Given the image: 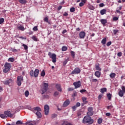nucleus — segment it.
<instances>
[{"label": "nucleus", "instance_id": "obj_36", "mask_svg": "<svg viewBox=\"0 0 125 125\" xmlns=\"http://www.w3.org/2000/svg\"><path fill=\"white\" fill-rule=\"evenodd\" d=\"M70 12H75V11H76V9L75 7H72L70 9Z\"/></svg>", "mask_w": 125, "mask_h": 125}, {"label": "nucleus", "instance_id": "obj_37", "mask_svg": "<svg viewBox=\"0 0 125 125\" xmlns=\"http://www.w3.org/2000/svg\"><path fill=\"white\" fill-rule=\"evenodd\" d=\"M16 125H23V122L21 121H17Z\"/></svg>", "mask_w": 125, "mask_h": 125}, {"label": "nucleus", "instance_id": "obj_55", "mask_svg": "<svg viewBox=\"0 0 125 125\" xmlns=\"http://www.w3.org/2000/svg\"><path fill=\"white\" fill-rule=\"evenodd\" d=\"M75 106L78 107H80V106H81V103H76Z\"/></svg>", "mask_w": 125, "mask_h": 125}, {"label": "nucleus", "instance_id": "obj_17", "mask_svg": "<svg viewBox=\"0 0 125 125\" xmlns=\"http://www.w3.org/2000/svg\"><path fill=\"white\" fill-rule=\"evenodd\" d=\"M100 22L102 24V25H103V26H106V24H107V20L101 19Z\"/></svg>", "mask_w": 125, "mask_h": 125}, {"label": "nucleus", "instance_id": "obj_32", "mask_svg": "<svg viewBox=\"0 0 125 125\" xmlns=\"http://www.w3.org/2000/svg\"><path fill=\"white\" fill-rule=\"evenodd\" d=\"M82 100L84 104H86V103H87V102L86 101V98L85 97L82 98Z\"/></svg>", "mask_w": 125, "mask_h": 125}, {"label": "nucleus", "instance_id": "obj_23", "mask_svg": "<svg viewBox=\"0 0 125 125\" xmlns=\"http://www.w3.org/2000/svg\"><path fill=\"white\" fill-rule=\"evenodd\" d=\"M31 39L34 41V42H39V39H38V38H37V36H33L31 37Z\"/></svg>", "mask_w": 125, "mask_h": 125}, {"label": "nucleus", "instance_id": "obj_5", "mask_svg": "<svg viewBox=\"0 0 125 125\" xmlns=\"http://www.w3.org/2000/svg\"><path fill=\"white\" fill-rule=\"evenodd\" d=\"M47 89H48V83H44L43 84V87L41 89L42 94L45 93V92L47 91Z\"/></svg>", "mask_w": 125, "mask_h": 125}, {"label": "nucleus", "instance_id": "obj_51", "mask_svg": "<svg viewBox=\"0 0 125 125\" xmlns=\"http://www.w3.org/2000/svg\"><path fill=\"white\" fill-rule=\"evenodd\" d=\"M99 6H100V7H103L105 6V4H104V3H101L99 4Z\"/></svg>", "mask_w": 125, "mask_h": 125}, {"label": "nucleus", "instance_id": "obj_14", "mask_svg": "<svg viewBox=\"0 0 125 125\" xmlns=\"http://www.w3.org/2000/svg\"><path fill=\"white\" fill-rule=\"evenodd\" d=\"M56 88H57L58 91H60V92H62V88H61V84H56Z\"/></svg>", "mask_w": 125, "mask_h": 125}, {"label": "nucleus", "instance_id": "obj_57", "mask_svg": "<svg viewBox=\"0 0 125 125\" xmlns=\"http://www.w3.org/2000/svg\"><path fill=\"white\" fill-rule=\"evenodd\" d=\"M77 107L76 105H74L72 107V109H73V111H76V109H77Z\"/></svg>", "mask_w": 125, "mask_h": 125}, {"label": "nucleus", "instance_id": "obj_62", "mask_svg": "<svg viewBox=\"0 0 125 125\" xmlns=\"http://www.w3.org/2000/svg\"><path fill=\"white\" fill-rule=\"evenodd\" d=\"M117 55L119 57H121V56H122V52H120L118 53Z\"/></svg>", "mask_w": 125, "mask_h": 125}, {"label": "nucleus", "instance_id": "obj_41", "mask_svg": "<svg viewBox=\"0 0 125 125\" xmlns=\"http://www.w3.org/2000/svg\"><path fill=\"white\" fill-rule=\"evenodd\" d=\"M71 55L73 58H75V52L71 51Z\"/></svg>", "mask_w": 125, "mask_h": 125}, {"label": "nucleus", "instance_id": "obj_47", "mask_svg": "<svg viewBox=\"0 0 125 125\" xmlns=\"http://www.w3.org/2000/svg\"><path fill=\"white\" fill-rule=\"evenodd\" d=\"M82 114H83V112L82 111H78L77 113L78 117H80L81 115H82Z\"/></svg>", "mask_w": 125, "mask_h": 125}, {"label": "nucleus", "instance_id": "obj_31", "mask_svg": "<svg viewBox=\"0 0 125 125\" xmlns=\"http://www.w3.org/2000/svg\"><path fill=\"white\" fill-rule=\"evenodd\" d=\"M0 117L1 118V119H6V116L5 114H0Z\"/></svg>", "mask_w": 125, "mask_h": 125}, {"label": "nucleus", "instance_id": "obj_28", "mask_svg": "<svg viewBox=\"0 0 125 125\" xmlns=\"http://www.w3.org/2000/svg\"><path fill=\"white\" fill-rule=\"evenodd\" d=\"M100 65L99 64L96 65L95 68L96 70H97L98 71H101V68H100Z\"/></svg>", "mask_w": 125, "mask_h": 125}, {"label": "nucleus", "instance_id": "obj_22", "mask_svg": "<svg viewBox=\"0 0 125 125\" xmlns=\"http://www.w3.org/2000/svg\"><path fill=\"white\" fill-rule=\"evenodd\" d=\"M107 42V38H104L102 41H101V43H102V44L103 45H104V44H106V42Z\"/></svg>", "mask_w": 125, "mask_h": 125}, {"label": "nucleus", "instance_id": "obj_19", "mask_svg": "<svg viewBox=\"0 0 125 125\" xmlns=\"http://www.w3.org/2000/svg\"><path fill=\"white\" fill-rule=\"evenodd\" d=\"M95 76H96L97 78H100V76H101V72L99 71H96L95 72Z\"/></svg>", "mask_w": 125, "mask_h": 125}, {"label": "nucleus", "instance_id": "obj_50", "mask_svg": "<svg viewBox=\"0 0 125 125\" xmlns=\"http://www.w3.org/2000/svg\"><path fill=\"white\" fill-rule=\"evenodd\" d=\"M103 96V95L102 94L99 95L98 96L99 100H101V99L102 98Z\"/></svg>", "mask_w": 125, "mask_h": 125}, {"label": "nucleus", "instance_id": "obj_60", "mask_svg": "<svg viewBox=\"0 0 125 125\" xmlns=\"http://www.w3.org/2000/svg\"><path fill=\"white\" fill-rule=\"evenodd\" d=\"M98 80H97V79H92V82L93 83H96V82H97Z\"/></svg>", "mask_w": 125, "mask_h": 125}, {"label": "nucleus", "instance_id": "obj_13", "mask_svg": "<svg viewBox=\"0 0 125 125\" xmlns=\"http://www.w3.org/2000/svg\"><path fill=\"white\" fill-rule=\"evenodd\" d=\"M93 114H94V112H93V108L91 107H88L87 115L88 116H92L93 115Z\"/></svg>", "mask_w": 125, "mask_h": 125}, {"label": "nucleus", "instance_id": "obj_12", "mask_svg": "<svg viewBox=\"0 0 125 125\" xmlns=\"http://www.w3.org/2000/svg\"><path fill=\"white\" fill-rule=\"evenodd\" d=\"M44 110L45 115L47 116L49 113V106H48L47 104L45 105L44 106Z\"/></svg>", "mask_w": 125, "mask_h": 125}, {"label": "nucleus", "instance_id": "obj_42", "mask_svg": "<svg viewBox=\"0 0 125 125\" xmlns=\"http://www.w3.org/2000/svg\"><path fill=\"white\" fill-rule=\"evenodd\" d=\"M89 8L90 9V10H94L95 8H94V6H93L91 5H90L89 6Z\"/></svg>", "mask_w": 125, "mask_h": 125}, {"label": "nucleus", "instance_id": "obj_11", "mask_svg": "<svg viewBox=\"0 0 125 125\" xmlns=\"http://www.w3.org/2000/svg\"><path fill=\"white\" fill-rule=\"evenodd\" d=\"M73 85H74L75 89L79 88L80 86H82V83H81L80 81H78L73 83Z\"/></svg>", "mask_w": 125, "mask_h": 125}, {"label": "nucleus", "instance_id": "obj_18", "mask_svg": "<svg viewBox=\"0 0 125 125\" xmlns=\"http://www.w3.org/2000/svg\"><path fill=\"white\" fill-rule=\"evenodd\" d=\"M70 104V101L69 100H66L63 104V107H67Z\"/></svg>", "mask_w": 125, "mask_h": 125}, {"label": "nucleus", "instance_id": "obj_49", "mask_svg": "<svg viewBox=\"0 0 125 125\" xmlns=\"http://www.w3.org/2000/svg\"><path fill=\"white\" fill-rule=\"evenodd\" d=\"M56 117H57V115L55 114L52 115L51 118H52V119H55V118H56Z\"/></svg>", "mask_w": 125, "mask_h": 125}, {"label": "nucleus", "instance_id": "obj_54", "mask_svg": "<svg viewBox=\"0 0 125 125\" xmlns=\"http://www.w3.org/2000/svg\"><path fill=\"white\" fill-rule=\"evenodd\" d=\"M33 31H38V26H35L33 27Z\"/></svg>", "mask_w": 125, "mask_h": 125}, {"label": "nucleus", "instance_id": "obj_10", "mask_svg": "<svg viewBox=\"0 0 125 125\" xmlns=\"http://www.w3.org/2000/svg\"><path fill=\"white\" fill-rule=\"evenodd\" d=\"M4 114L5 115L6 118H7L8 117L10 118H12V117H13L14 115L13 114L11 113V112L9 111V110L4 111Z\"/></svg>", "mask_w": 125, "mask_h": 125}, {"label": "nucleus", "instance_id": "obj_26", "mask_svg": "<svg viewBox=\"0 0 125 125\" xmlns=\"http://www.w3.org/2000/svg\"><path fill=\"white\" fill-rule=\"evenodd\" d=\"M109 76L111 79H114L116 77V73H112L110 74Z\"/></svg>", "mask_w": 125, "mask_h": 125}, {"label": "nucleus", "instance_id": "obj_29", "mask_svg": "<svg viewBox=\"0 0 125 125\" xmlns=\"http://www.w3.org/2000/svg\"><path fill=\"white\" fill-rule=\"evenodd\" d=\"M122 6H119V10H116V12L117 13H120L121 14H122L123 12L120 11V10H122Z\"/></svg>", "mask_w": 125, "mask_h": 125}, {"label": "nucleus", "instance_id": "obj_63", "mask_svg": "<svg viewBox=\"0 0 125 125\" xmlns=\"http://www.w3.org/2000/svg\"><path fill=\"white\" fill-rule=\"evenodd\" d=\"M68 13H67V12H64V13H63V16H68Z\"/></svg>", "mask_w": 125, "mask_h": 125}, {"label": "nucleus", "instance_id": "obj_58", "mask_svg": "<svg viewBox=\"0 0 125 125\" xmlns=\"http://www.w3.org/2000/svg\"><path fill=\"white\" fill-rule=\"evenodd\" d=\"M44 21L45 22H48V18L47 17H45L44 19Z\"/></svg>", "mask_w": 125, "mask_h": 125}, {"label": "nucleus", "instance_id": "obj_40", "mask_svg": "<svg viewBox=\"0 0 125 125\" xmlns=\"http://www.w3.org/2000/svg\"><path fill=\"white\" fill-rule=\"evenodd\" d=\"M102 118H99L98 120V124H99V125H100V124H102Z\"/></svg>", "mask_w": 125, "mask_h": 125}, {"label": "nucleus", "instance_id": "obj_64", "mask_svg": "<svg viewBox=\"0 0 125 125\" xmlns=\"http://www.w3.org/2000/svg\"><path fill=\"white\" fill-rule=\"evenodd\" d=\"M62 125H68V123L66 122L65 121L63 122V123L62 124Z\"/></svg>", "mask_w": 125, "mask_h": 125}, {"label": "nucleus", "instance_id": "obj_20", "mask_svg": "<svg viewBox=\"0 0 125 125\" xmlns=\"http://www.w3.org/2000/svg\"><path fill=\"white\" fill-rule=\"evenodd\" d=\"M106 11L107 10L106 9H103L100 11V13L101 15H104V14H106Z\"/></svg>", "mask_w": 125, "mask_h": 125}, {"label": "nucleus", "instance_id": "obj_48", "mask_svg": "<svg viewBox=\"0 0 125 125\" xmlns=\"http://www.w3.org/2000/svg\"><path fill=\"white\" fill-rule=\"evenodd\" d=\"M113 21H118V20H119V18L115 17L113 18Z\"/></svg>", "mask_w": 125, "mask_h": 125}, {"label": "nucleus", "instance_id": "obj_2", "mask_svg": "<svg viewBox=\"0 0 125 125\" xmlns=\"http://www.w3.org/2000/svg\"><path fill=\"white\" fill-rule=\"evenodd\" d=\"M94 120L91 118V117L89 115H86L83 119L82 123L83 124H88L89 125H92Z\"/></svg>", "mask_w": 125, "mask_h": 125}, {"label": "nucleus", "instance_id": "obj_4", "mask_svg": "<svg viewBox=\"0 0 125 125\" xmlns=\"http://www.w3.org/2000/svg\"><path fill=\"white\" fill-rule=\"evenodd\" d=\"M31 77H35V78H37L39 76V74H40V70L38 69L34 70H31L29 73Z\"/></svg>", "mask_w": 125, "mask_h": 125}, {"label": "nucleus", "instance_id": "obj_44", "mask_svg": "<svg viewBox=\"0 0 125 125\" xmlns=\"http://www.w3.org/2000/svg\"><path fill=\"white\" fill-rule=\"evenodd\" d=\"M4 22V19L3 18H0V24H2Z\"/></svg>", "mask_w": 125, "mask_h": 125}, {"label": "nucleus", "instance_id": "obj_52", "mask_svg": "<svg viewBox=\"0 0 125 125\" xmlns=\"http://www.w3.org/2000/svg\"><path fill=\"white\" fill-rule=\"evenodd\" d=\"M83 5H84V3L81 2L79 3V6L81 7H82Z\"/></svg>", "mask_w": 125, "mask_h": 125}, {"label": "nucleus", "instance_id": "obj_45", "mask_svg": "<svg viewBox=\"0 0 125 125\" xmlns=\"http://www.w3.org/2000/svg\"><path fill=\"white\" fill-rule=\"evenodd\" d=\"M113 108V105H108L106 107V108L108 110H111Z\"/></svg>", "mask_w": 125, "mask_h": 125}, {"label": "nucleus", "instance_id": "obj_25", "mask_svg": "<svg viewBox=\"0 0 125 125\" xmlns=\"http://www.w3.org/2000/svg\"><path fill=\"white\" fill-rule=\"evenodd\" d=\"M107 97L108 100L111 101V99H112V95L108 93L107 94Z\"/></svg>", "mask_w": 125, "mask_h": 125}, {"label": "nucleus", "instance_id": "obj_7", "mask_svg": "<svg viewBox=\"0 0 125 125\" xmlns=\"http://www.w3.org/2000/svg\"><path fill=\"white\" fill-rule=\"evenodd\" d=\"M22 82H23V77L21 76H18L17 83L19 86H21V84H22Z\"/></svg>", "mask_w": 125, "mask_h": 125}, {"label": "nucleus", "instance_id": "obj_21", "mask_svg": "<svg viewBox=\"0 0 125 125\" xmlns=\"http://www.w3.org/2000/svg\"><path fill=\"white\" fill-rule=\"evenodd\" d=\"M124 94L125 93L121 89L119 90L118 94H119V96H120V97H123V96H124Z\"/></svg>", "mask_w": 125, "mask_h": 125}, {"label": "nucleus", "instance_id": "obj_30", "mask_svg": "<svg viewBox=\"0 0 125 125\" xmlns=\"http://www.w3.org/2000/svg\"><path fill=\"white\" fill-rule=\"evenodd\" d=\"M68 49V48L66 46H63L62 48V51H66Z\"/></svg>", "mask_w": 125, "mask_h": 125}, {"label": "nucleus", "instance_id": "obj_15", "mask_svg": "<svg viewBox=\"0 0 125 125\" xmlns=\"http://www.w3.org/2000/svg\"><path fill=\"white\" fill-rule=\"evenodd\" d=\"M79 37L80 39H84V37H85V32L82 31L79 33Z\"/></svg>", "mask_w": 125, "mask_h": 125}, {"label": "nucleus", "instance_id": "obj_43", "mask_svg": "<svg viewBox=\"0 0 125 125\" xmlns=\"http://www.w3.org/2000/svg\"><path fill=\"white\" fill-rule=\"evenodd\" d=\"M119 32V30L118 29H114L113 30V33L114 35H117V33Z\"/></svg>", "mask_w": 125, "mask_h": 125}, {"label": "nucleus", "instance_id": "obj_39", "mask_svg": "<svg viewBox=\"0 0 125 125\" xmlns=\"http://www.w3.org/2000/svg\"><path fill=\"white\" fill-rule=\"evenodd\" d=\"M24 94H25V96L26 97H28V96H29V91L26 90V91L25 92Z\"/></svg>", "mask_w": 125, "mask_h": 125}, {"label": "nucleus", "instance_id": "obj_8", "mask_svg": "<svg viewBox=\"0 0 125 125\" xmlns=\"http://www.w3.org/2000/svg\"><path fill=\"white\" fill-rule=\"evenodd\" d=\"M81 73V70L80 68L76 67L75 68L71 73V75H78Z\"/></svg>", "mask_w": 125, "mask_h": 125}, {"label": "nucleus", "instance_id": "obj_6", "mask_svg": "<svg viewBox=\"0 0 125 125\" xmlns=\"http://www.w3.org/2000/svg\"><path fill=\"white\" fill-rule=\"evenodd\" d=\"M48 55L50 58H51L53 63H56V55L55 54H52L49 52L48 53Z\"/></svg>", "mask_w": 125, "mask_h": 125}, {"label": "nucleus", "instance_id": "obj_24", "mask_svg": "<svg viewBox=\"0 0 125 125\" xmlns=\"http://www.w3.org/2000/svg\"><path fill=\"white\" fill-rule=\"evenodd\" d=\"M19 2H20V3H21V4H25L27 3V1L25 0H19Z\"/></svg>", "mask_w": 125, "mask_h": 125}, {"label": "nucleus", "instance_id": "obj_16", "mask_svg": "<svg viewBox=\"0 0 125 125\" xmlns=\"http://www.w3.org/2000/svg\"><path fill=\"white\" fill-rule=\"evenodd\" d=\"M18 29L20 30V31H24L25 30V28L24 27V26L22 25L21 24L18 25L17 26Z\"/></svg>", "mask_w": 125, "mask_h": 125}, {"label": "nucleus", "instance_id": "obj_46", "mask_svg": "<svg viewBox=\"0 0 125 125\" xmlns=\"http://www.w3.org/2000/svg\"><path fill=\"white\" fill-rule=\"evenodd\" d=\"M112 44V42L111 41H109L106 43L107 46H110Z\"/></svg>", "mask_w": 125, "mask_h": 125}, {"label": "nucleus", "instance_id": "obj_38", "mask_svg": "<svg viewBox=\"0 0 125 125\" xmlns=\"http://www.w3.org/2000/svg\"><path fill=\"white\" fill-rule=\"evenodd\" d=\"M22 46H23L25 50H28V46L25 44H22Z\"/></svg>", "mask_w": 125, "mask_h": 125}, {"label": "nucleus", "instance_id": "obj_53", "mask_svg": "<svg viewBox=\"0 0 125 125\" xmlns=\"http://www.w3.org/2000/svg\"><path fill=\"white\" fill-rule=\"evenodd\" d=\"M86 92V90L85 89H82L80 91V92H81V93H83V92Z\"/></svg>", "mask_w": 125, "mask_h": 125}, {"label": "nucleus", "instance_id": "obj_9", "mask_svg": "<svg viewBox=\"0 0 125 125\" xmlns=\"http://www.w3.org/2000/svg\"><path fill=\"white\" fill-rule=\"evenodd\" d=\"M13 80L10 79L8 80L3 81L2 83L6 85H9L10 84H12V83H13Z\"/></svg>", "mask_w": 125, "mask_h": 125}, {"label": "nucleus", "instance_id": "obj_3", "mask_svg": "<svg viewBox=\"0 0 125 125\" xmlns=\"http://www.w3.org/2000/svg\"><path fill=\"white\" fill-rule=\"evenodd\" d=\"M11 69V63L6 62L4 65V69H3V73H8Z\"/></svg>", "mask_w": 125, "mask_h": 125}, {"label": "nucleus", "instance_id": "obj_35", "mask_svg": "<svg viewBox=\"0 0 125 125\" xmlns=\"http://www.w3.org/2000/svg\"><path fill=\"white\" fill-rule=\"evenodd\" d=\"M41 77H44L45 76V72L44 71V70H43L41 74Z\"/></svg>", "mask_w": 125, "mask_h": 125}, {"label": "nucleus", "instance_id": "obj_59", "mask_svg": "<svg viewBox=\"0 0 125 125\" xmlns=\"http://www.w3.org/2000/svg\"><path fill=\"white\" fill-rule=\"evenodd\" d=\"M122 91L124 93H125V86H123L122 87Z\"/></svg>", "mask_w": 125, "mask_h": 125}, {"label": "nucleus", "instance_id": "obj_61", "mask_svg": "<svg viewBox=\"0 0 125 125\" xmlns=\"http://www.w3.org/2000/svg\"><path fill=\"white\" fill-rule=\"evenodd\" d=\"M25 125H34L32 123H30V122H26L25 124Z\"/></svg>", "mask_w": 125, "mask_h": 125}, {"label": "nucleus", "instance_id": "obj_1", "mask_svg": "<svg viewBox=\"0 0 125 125\" xmlns=\"http://www.w3.org/2000/svg\"><path fill=\"white\" fill-rule=\"evenodd\" d=\"M29 109L35 113V114H36V115L37 116L38 119H41V118H42V113H41V112H42V108H41V107L39 106L34 107L33 108L29 107Z\"/></svg>", "mask_w": 125, "mask_h": 125}, {"label": "nucleus", "instance_id": "obj_56", "mask_svg": "<svg viewBox=\"0 0 125 125\" xmlns=\"http://www.w3.org/2000/svg\"><path fill=\"white\" fill-rule=\"evenodd\" d=\"M67 90L68 91H73V90H74V88H68Z\"/></svg>", "mask_w": 125, "mask_h": 125}, {"label": "nucleus", "instance_id": "obj_33", "mask_svg": "<svg viewBox=\"0 0 125 125\" xmlns=\"http://www.w3.org/2000/svg\"><path fill=\"white\" fill-rule=\"evenodd\" d=\"M8 62H14L15 60L13 58H9L8 59Z\"/></svg>", "mask_w": 125, "mask_h": 125}, {"label": "nucleus", "instance_id": "obj_27", "mask_svg": "<svg viewBox=\"0 0 125 125\" xmlns=\"http://www.w3.org/2000/svg\"><path fill=\"white\" fill-rule=\"evenodd\" d=\"M107 91V88H103L101 89V93H104V92H106Z\"/></svg>", "mask_w": 125, "mask_h": 125}, {"label": "nucleus", "instance_id": "obj_34", "mask_svg": "<svg viewBox=\"0 0 125 125\" xmlns=\"http://www.w3.org/2000/svg\"><path fill=\"white\" fill-rule=\"evenodd\" d=\"M58 95H59V92L58 91H55L54 93V96L55 97H57V96H58Z\"/></svg>", "mask_w": 125, "mask_h": 125}]
</instances>
